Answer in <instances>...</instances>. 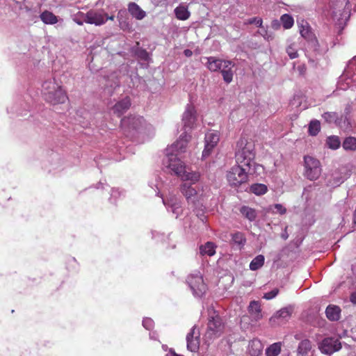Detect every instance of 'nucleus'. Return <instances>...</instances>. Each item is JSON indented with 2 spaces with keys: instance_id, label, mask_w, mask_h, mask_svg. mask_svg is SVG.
<instances>
[{
  "instance_id": "obj_32",
  "label": "nucleus",
  "mask_w": 356,
  "mask_h": 356,
  "mask_svg": "<svg viewBox=\"0 0 356 356\" xmlns=\"http://www.w3.org/2000/svg\"><path fill=\"white\" fill-rule=\"evenodd\" d=\"M290 316L291 313L289 310L286 308H283L278 311L273 316H272L270 319V321L275 323L277 320H286L290 317Z\"/></svg>"
},
{
  "instance_id": "obj_7",
  "label": "nucleus",
  "mask_w": 356,
  "mask_h": 356,
  "mask_svg": "<svg viewBox=\"0 0 356 356\" xmlns=\"http://www.w3.org/2000/svg\"><path fill=\"white\" fill-rule=\"evenodd\" d=\"M197 120V111L193 104H187L182 115V123L185 133L193 129Z\"/></svg>"
},
{
  "instance_id": "obj_2",
  "label": "nucleus",
  "mask_w": 356,
  "mask_h": 356,
  "mask_svg": "<svg viewBox=\"0 0 356 356\" xmlns=\"http://www.w3.org/2000/svg\"><path fill=\"white\" fill-rule=\"evenodd\" d=\"M255 156L254 144L252 141H248L245 138H241L236 145L235 158L236 163L250 168L254 164Z\"/></svg>"
},
{
  "instance_id": "obj_46",
  "label": "nucleus",
  "mask_w": 356,
  "mask_h": 356,
  "mask_svg": "<svg viewBox=\"0 0 356 356\" xmlns=\"http://www.w3.org/2000/svg\"><path fill=\"white\" fill-rule=\"evenodd\" d=\"M124 14H126V10H120L118 11L117 17L119 21H120H120H122V17L123 15H124Z\"/></svg>"
},
{
  "instance_id": "obj_13",
  "label": "nucleus",
  "mask_w": 356,
  "mask_h": 356,
  "mask_svg": "<svg viewBox=\"0 0 356 356\" xmlns=\"http://www.w3.org/2000/svg\"><path fill=\"white\" fill-rule=\"evenodd\" d=\"M300 33L314 48L316 49L318 47V40L307 23L301 25L300 27Z\"/></svg>"
},
{
  "instance_id": "obj_26",
  "label": "nucleus",
  "mask_w": 356,
  "mask_h": 356,
  "mask_svg": "<svg viewBox=\"0 0 356 356\" xmlns=\"http://www.w3.org/2000/svg\"><path fill=\"white\" fill-rule=\"evenodd\" d=\"M232 243L236 245L239 249H241L246 243L245 234L241 232H236L231 234Z\"/></svg>"
},
{
  "instance_id": "obj_53",
  "label": "nucleus",
  "mask_w": 356,
  "mask_h": 356,
  "mask_svg": "<svg viewBox=\"0 0 356 356\" xmlns=\"http://www.w3.org/2000/svg\"><path fill=\"white\" fill-rule=\"evenodd\" d=\"M163 202L165 204H166L165 200L164 199L163 200Z\"/></svg>"
},
{
  "instance_id": "obj_33",
  "label": "nucleus",
  "mask_w": 356,
  "mask_h": 356,
  "mask_svg": "<svg viewBox=\"0 0 356 356\" xmlns=\"http://www.w3.org/2000/svg\"><path fill=\"white\" fill-rule=\"evenodd\" d=\"M342 146L346 151H356V138L353 136L346 138Z\"/></svg>"
},
{
  "instance_id": "obj_34",
  "label": "nucleus",
  "mask_w": 356,
  "mask_h": 356,
  "mask_svg": "<svg viewBox=\"0 0 356 356\" xmlns=\"http://www.w3.org/2000/svg\"><path fill=\"white\" fill-rule=\"evenodd\" d=\"M184 181H191L192 183L198 181L200 179V174L196 172H186L184 169V172L179 176Z\"/></svg>"
},
{
  "instance_id": "obj_50",
  "label": "nucleus",
  "mask_w": 356,
  "mask_h": 356,
  "mask_svg": "<svg viewBox=\"0 0 356 356\" xmlns=\"http://www.w3.org/2000/svg\"><path fill=\"white\" fill-rule=\"evenodd\" d=\"M286 229H287V227H285V229H284V233H283L282 234V238L284 240H286L289 237V235L287 234V232H286Z\"/></svg>"
},
{
  "instance_id": "obj_12",
  "label": "nucleus",
  "mask_w": 356,
  "mask_h": 356,
  "mask_svg": "<svg viewBox=\"0 0 356 356\" xmlns=\"http://www.w3.org/2000/svg\"><path fill=\"white\" fill-rule=\"evenodd\" d=\"M205 147L202 152V156H209L212 149L216 146L219 141V135L217 133L209 132L205 135Z\"/></svg>"
},
{
  "instance_id": "obj_19",
  "label": "nucleus",
  "mask_w": 356,
  "mask_h": 356,
  "mask_svg": "<svg viewBox=\"0 0 356 356\" xmlns=\"http://www.w3.org/2000/svg\"><path fill=\"white\" fill-rule=\"evenodd\" d=\"M128 11L133 17L138 20H141L146 16V13L134 2H130L128 4Z\"/></svg>"
},
{
  "instance_id": "obj_41",
  "label": "nucleus",
  "mask_w": 356,
  "mask_h": 356,
  "mask_svg": "<svg viewBox=\"0 0 356 356\" xmlns=\"http://www.w3.org/2000/svg\"><path fill=\"white\" fill-rule=\"evenodd\" d=\"M325 122L331 123L336 120L337 114L334 112H325L322 115Z\"/></svg>"
},
{
  "instance_id": "obj_14",
  "label": "nucleus",
  "mask_w": 356,
  "mask_h": 356,
  "mask_svg": "<svg viewBox=\"0 0 356 356\" xmlns=\"http://www.w3.org/2000/svg\"><path fill=\"white\" fill-rule=\"evenodd\" d=\"M131 99L129 97H125L115 103L111 110L116 116L120 117L127 112L131 106Z\"/></svg>"
},
{
  "instance_id": "obj_49",
  "label": "nucleus",
  "mask_w": 356,
  "mask_h": 356,
  "mask_svg": "<svg viewBox=\"0 0 356 356\" xmlns=\"http://www.w3.org/2000/svg\"><path fill=\"white\" fill-rule=\"evenodd\" d=\"M280 26V22L277 20H274L272 22V27L273 29H277Z\"/></svg>"
},
{
  "instance_id": "obj_47",
  "label": "nucleus",
  "mask_w": 356,
  "mask_h": 356,
  "mask_svg": "<svg viewBox=\"0 0 356 356\" xmlns=\"http://www.w3.org/2000/svg\"><path fill=\"white\" fill-rule=\"evenodd\" d=\"M350 301L353 304H356V291L352 293V294L350 295Z\"/></svg>"
},
{
  "instance_id": "obj_4",
  "label": "nucleus",
  "mask_w": 356,
  "mask_h": 356,
  "mask_svg": "<svg viewBox=\"0 0 356 356\" xmlns=\"http://www.w3.org/2000/svg\"><path fill=\"white\" fill-rule=\"evenodd\" d=\"M225 323L214 309L209 310L207 328L205 336L209 339L219 337L224 332Z\"/></svg>"
},
{
  "instance_id": "obj_22",
  "label": "nucleus",
  "mask_w": 356,
  "mask_h": 356,
  "mask_svg": "<svg viewBox=\"0 0 356 356\" xmlns=\"http://www.w3.org/2000/svg\"><path fill=\"white\" fill-rule=\"evenodd\" d=\"M248 312L256 321L262 318L261 309L259 302L255 300L251 301L248 307Z\"/></svg>"
},
{
  "instance_id": "obj_45",
  "label": "nucleus",
  "mask_w": 356,
  "mask_h": 356,
  "mask_svg": "<svg viewBox=\"0 0 356 356\" xmlns=\"http://www.w3.org/2000/svg\"><path fill=\"white\" fill-rule=\"evenodd\" d=\"M120 26L123 31H129L131 29L129 24L126 21H119Z\"/></svg>"
},
{
  "instance_id": "obj_5",
  "label": "nucleus",
  "mask_w": 356,
  "mask_h": 356,
  "mask_svg": "<svg viewBox=\"0 0 356 356\" xmlns=\"http://www.w3.org/2000/svg\"><path fill=\"white\" fill-rule=\"evenodd\" d=\"M322 172L321 164L319 160L311 156H304V172L303 175L310 181L318 179Z\"/></svg>"
},
{
  "instance_id": "obj_9",
  "label": "nucleus",
  "mask_w": 356,
  "mask_h": 356,
  "mask_svg": "<svg viewBox=\"0 0 356 356\" xmlns=\"http://www.w3.org/2000/svg\"><path fill=\"white\" fill-rule=\"evenodd\" d=\"M341 348L340 341L334 337L324 339L319 345V349L324 354L330 355Z\"/></svg>"
},
{
  "instance_id": "obj_37",
  "label": "nucleus",
  "mask_w": 356,
  "mask_h": 356,
  "mask_svg": "<svg viewBox=\"0 0 356 356\" xmlns=\"http://www.w3.org/2000/svg\"><path fill=\"white\" fill-rule=\"evenodd\" d=\"M267 191V186L263 184H254L250 186V191L257 195H264Z\"/></svg>"
},
{
  "instance_id": "obj_23",
  "label": "nucleus",
  "mask_w": 356,
  "mask_h": 356,
  "mask_svg": "<svg viewBox=\"0 0 356 356\" xmlns=\"http://www.w3.org/2000/svg\"><path fill=\"white\" fill-rule=\"evenodd\" d=\"M241 214L249 221H254L257 217V211L248 206L243 205L239 208Z\"/></svg>"
},
{
  "instance_id": "obj_20",
  "label": "nucleus",
  "mask_w": 356,
  "mask_h": 356,
  "mask_svg": "<svg viewBox=\"0 0 356 356\" xmlns=\"http://www.w3.org/2000/svg\"><path fill=\"white\" fill-rule=\"evenodd\" d=\"M264 348V346L260 340L254 339L249 342L248 344V352L252 356L259 355Z\"/></svg>"
},
{
  "instance_id": "obj_42",
  "label": "nucleus",
  "mask_w": 356,
  "mask_h": 356,
  "mask_svg": "<svg viewBox=\"0 0 356 356\" xmlns=\"http://www.w3.org/2000/svg\"><path fill=\"white\" fill-rule=\"evenodd\" d=\"M262 23V19L260 17H252L245 22V24H255L257 27H261Z\"/></svg>"
},
{
  "instance_id": "obj_44",
  "label": "nucleus",
  "mask_w": 356,
  "mask_h": 356,
  "mask_svg": "<svg viewBox=\"0 0 356 356\" xmlns=\"http://www.w3.org/2000/svg\"><path fill=\"white\" fill-rule=\"evenodd\" d=\"M275 209H276V212L282 215V214H284L286 211V209L285 207H284L282 204H275Z\"/></svg>"
},
{
  "instance_id": "obj_35",
  "label": "nucleus",
  "mask_w": 356,
  "mask_h": 356,
  "mask_svg": "<svg viewBox=\"0 0 356 356\" xmlns=\"http://www.w3.org/2000/svg\"><path fill=\"white\" fill-rule=\"evenodd\" d=\"M265 258L264 255L259 254L254 257L250 264V268L252 270H257L264 264Z\"/></svg>"
},
{
  "instance_id": "obj_43",
  "label": "nucleus",
  "mask_w": 356,
  "mask_h": 356,
  "mask_svg": "<svg viewBox=\"0 0 356 356\" xmlns=\"http://www.w3.org/2000/svg\"><path fill=\"white\" fill-rule=\"evenodd\" d=\"M279 293V289H274L272 291L266 293L264 296V298L266 300H271L276 297V296Z\"/></svg>"
},
{
  "instance_id": "obj_31",
  "label": "nucleus",
  "mask_w": 356,
  "mask_h": 356,
  "mask_svg": "<svg viewBox=\"0 0 356 356\" xmlns=\"http://www.w3.org/2000/svg\"><path fill=\"white\" fill-rule=\"evenodd\" d=\"M321 131V123L318 120H312L308 127V134L309 136H316Z\"/></svg>"
},
{
  "instance_id": "obj_16",
  "label": "nucleus",
  "mask_w": 356,
  "mask_h": 356,
  "mask_svg": "<svg viewBox=\"0 0 356 356\" xmlns=\"http://www.w3.org/2000/svg\"><path fill=\"white\" fill-rule=\"evenodd\" d=\"M190 139L191 136L187 134V133H184L180 136L179 139L177 140L172 145V148L177 154L185 152Z\"/></svg>"
},
{
  "instance_id": "obj_51",
  "label": "nucleus",
  "mask_w": 356,
  "mask_h": 356,
  "mask_svg": "<svg viewBox=\"0 0 356 356\" xmlns=\"http://www.w3.org/2000/svg\"><path fill=\"white\" fill-rule=\"evenodd\" d=\"M104 19H106V22L108 19L112 21L114 19L113 15L108 16L106 13H104Z\"/></svg>"
},
{
  "instance_id": "obj_29",
  "label": "nucleus",
  "mask_w": 356,
  "mask_h": 356,
  "mask_svg": "<svg viewBox=\"0 0 356 356\" xmlns=\"http://www.w3.org/2000/svg\"><path fill=\"white\" fill-rule=\"evenodd\" d=\"M175 14L176 17L179 20H186L190 16L191 13L188 8L184 6H179L175 9Z\"/></svg>"
},
{
  "instance_id": "obj_40",
  "label": "nucleus",
  "mask_w": 356,
  "mask_h": 356,
  "mask_svg": "<svg viewBox=\"0 0 356 356\" xmlns=\"http://www.w3.org/2000/svg\"><path fill=\"white\" fill-rule=\"evenodd\" d=\"M286 53L291 59L296 58L298 56V49L295 43H292L286 47Z\"/></svg>"
},
{
  "instance_id": "obj_24",
  "label": "nucleus",
  "mask_w": 356,
  "mask_h": 356,
  "mask_svg": "<svg viewBox=\"0 0 356 356\" xmlns=\"http://www.w3.org/2000/svg\"><path fill=\"white\" fill-rule=\"evenodd\" d=\"M347 3V0L332 1L330 3V8L332 10V15L334 16H337L338 14L341 15V12L345 8Z\"/></svg>"
},
{
  "instance_id": "obj_15",
  "label": "nucleus",
  "mask_w": 356,
  "mask_h": 356,
  "mask_svg": "<svg viewBox=\"0 0 356 356\" xmlns=\"http://www.w3.org/2000/svg\"><path fill=\"white\" fill-rule=\"evenodd\" d=\"M224 65L220 70L222 76L223 80L225 83H229L233 80L234 71L232 67H234V63L231 60L224 62Z\"/></svg>"
},
{
  "instance_id": "obj_39",
  "label": "nucleus",
  "mask_w": 356,
  "mask_h": 356,
  "mask_svg": "<svg viewBox=\"0 0 356 356\" xmlns=\"http://www.w3.org/2000/svg\"><path fill=\"white\" fill-rule=\"evenodd\" d=\"M280 21L282 24L283 27L285 29H291L294 24V20L292 16L289 14H284L281 16Z\"/></svg>"
},
{
  "instance_id": "obj_21",
  "label": "nucleus",
  "mask_w": 356,
  "mask_h": 356,
  "mask_svg": "<svg viewBox=\"0 0 356 356\" xmlns=\"http://www.w3.org/2000/svg\"><path fill=\"white\" fill-rule=\"evenodd\" d=\"M341 312V308L339 306L330 305L325 309V314L330 321H336L340 318Z\"/></svg>"
},
{
  "instance_id": "obj_11",
  "label": "nucleus",
  "mask_w": 356,
  "mask_h": 356,
  "mask_svg": "<svg viewBox=\"0 0 356 356\" xmlns=\"http://www.w3.org/2000/svg\"><path fill=\"white\" fill-rule=\"evenodd\" d=\"M168 167L178 177L182 175L186 168L184 163L174 154L168 155Z\"/></svg>"
},
{
  "instance_id": "obj_36",
  "label": "nucleus",
  "mask_w": 356,
  "mask_h": 356,
  "mask_svg": "<svg viewBox=\"0 0 356 356\" xmlns=\"http://www.w3.org/2000/svg\"><path fill=\"white\" fill-rule=\"evenodd\" d=\"M326 145L330 149H337L341 145L339 137L337 136H330L326 139Z\"/></svg>"
},
{
  "instance_id": "obj_1",
  "label": "nucleus",
  "mask_w": 356,
  "mask_h": 356,
  "mask_svg": "<svg viewBox=\"0 0 356 356\" xmlns=\"http://www.w3.org/2000/svg\"><path fill=\"white\" fill-rule=\"evenodd\" d=\"M44 99L51 104H63L68 99L65 91L55 79L46 81L42 85Z\"/></svg>"
},
{
  "instance_id": "obj_38",
  "label": "nucleus",
  "mask_w": 356,
  "mask_h": 356,
  "mask_svg": "<svg viewBox=\"0 0 356 356\" xmlns=\"http://www.w3.org/2000/svg\"><path fill=\"white\" fill-rule=\"evenodd\" d=\"M281 352L280 343H275L270 345L266 351L267 356H277Z\"/></svg>"
},
{
  "instance_id": "obj_54",
  "label": "nucleus",
  "mask_w": 356,
  "mask_h": 356,
  "mask_svg": "<svg viewBox=\"0 0 356 356\" xmlns=\"http://www.w3.org/2000/svg\"><path fill=\"white\" fill-rule=\"evenodd\" d=\"M172 207H175V203L172 204Z\"/></svg>"
},
{
  "instance_id": "obj_17",
  "label": "nucleus",
  "mask_w": 356,
  "mask_h": 356,
  "mask_svg": "<svg viewBox=\"0 0 356 356\" xmlns=\"http://www.w3.org/2000/svg\"><path fill=\"white\" fill-rule=\"evenodd\" d=\"M180 191L183 195L186 198L188 202L190 201H192L193 202H194L197 194V190L194 187L190 184L184 183L181 185Z\"/></svg>"
},
{
  "instance_id": "obj_28",
  "label": "nucleus",
  "mask_w": 356,
  "mask_h": 356,
  "mask_svg": "<svg viewBox=\"0 0 356 356\" xmlns=\"http://www.w3.org/2000/svg\"><path fill=\"white\" fill-rule=\"evenodd\" d=\"M40 17L46 24H55L58 22L57 17L53 13L48 10L42 12L40 14Z\"/></svg>"
},
{
  "instance_id": "obj_30",
  "label": "nucleus",
  "mask_w": 356,
  "mask_h": 356,
  "mask_svg": "<svg viewBox=\"0 0 356 356\" xmlns=\"http://www.w3.org/2000/svg\"><path fill=\"white\" fill-rule=\"evenodd\" d=\"M187 348L192 352H195L199 348L198 337H193V333H188L186 336Z\"/></svg>"
},
{
  "instance_id": "obj_52",
  "label": "nucleus",
  "mask_w": 356,
  "mask_h": 356,
  "mask_svg": "<svg viewBox=\"0 0 356 356\" xmlns=\"http://www.w3.org/2000/svg\"><path fill=\"white\" fill-rule=\"evenodd\" d=\"M76 22L79 24V25H83V22L81 21H76Z\"/></svg>"
},
{
  "instance_id": "obj_10",
  "label": "nucleus",
  "mask_w": 356,
  "mask_h": 356,
  "mask_svg": "<svg viewBox=\"0 0 356 356\" xmlns=\"http://www.w3.org/2000/svg\"><path fill=\"white\" fill-rule=\"evenodd\" d=\"M79 14L84 17V22L87 24L100 26L106 22L105 15L102 12L90 10L86 14L83 13H79Z\"/></svg>"
},
{
  "instance_id": "obj_48",
  "label": "nucleus",
  "mask_w": 356,
  "mask_h": 356,
  "mask_svg": "<svg viewBox=\"0 0 356 356\" xmlns=\"http://www.w3.org/2000/svg\"><path fill=\"white\" fill-rule=\"evenodd\" d=\"M184 54L186 57H191L193 55V51L190 49H185Z\"/></svg>"
},
{
  "instance_id": "obj_18",
  "label": "nucleus",
  "mask_w": 356,
  "mask_h": 356,
  "mask_svg": "<svg viewBox=\"0 0 356 356\" xmlns=\"http://www.w3.org/2000/svg\"><path fill=\"white\" fill-rule=\"evenodd\" d=\"M207 59V67L211 72L220 71L225 64L224 62L228 60L217 58L213 56L208 57Z\"/></svg>"
},
{
  "instance_id": "obj_8",
  "label": "nucleus",
  "mask_w": 356,
  "mask_h": 356,
  "mask_svg": "<svg viewBox=\"0 0 356 356\" xmlns=\"http://www.w3.org/2000/svg\"><path fill=\"white\" fill-rule=\"evenodd\" d=\"M187 282L193 293L197 296H202L207 289L203 277L199 273L190 275L187 278Z\"/></svg>"
},
{
  "instance_id": "obj_27",
  "label": "nucleus",
  "mask_w": 356,
  "mask_h": 356,
  "mask_svg": "<svg viewBox=\"0 0 356 356\" xmlns=\"http://www.w3.org/2000/svg\"><path fill=\"white\" fill-rule=\"evenodd\" d=\"M216 245L212 242H207L200 247V252L202 255L213 256L216 254Z\"/></svg>"
},
{
  "instance_id": "obj_6",
  "label": "nucleus",
  "mask_w": 356,
  "mask_h": 356,
  "mask_svg": "<svg viewBox=\"0 0 356 356\" xmlns=\"http://www.w3.org/2000/svg\"><path fill=\"white\" fill-rule=\"evenodd\" d=\"M250 168L241 165H235L227 174V179L231 186H238L248 181Z\"/></svg>"
},
{
  "instance_id": "obj_3",
  "label": "nucleus",
  "mask_w": 356,
  "mask_h": 356,
  "mask_svg": "<svg viewBox=\"0 0 356 356\" xmlns=\"http://www.w3.org/2000/svg\"><path fill=\"white\" fill-rule=\"evenodd\" d=\"M147 127L145 119L140 115H130L122 118L120 129L127 137L134 136Z\"/></svg>"
},
{
  "instance_id": "obj_25",
  "label": "nucleus",
  "mask_w": 356,
  "mask_h": 356,
  "mask_svg": "<svg viewBox=\"0 0 356 356\" xmlns=\"http://www.w3.org/2000/svg\"><path fill=\"white\" fill-rule=\"evenodd\" d=\"M312 349V343L309 339L301 341L297 349L298 356H306Z\"/></svg>"
}]
</instances>
